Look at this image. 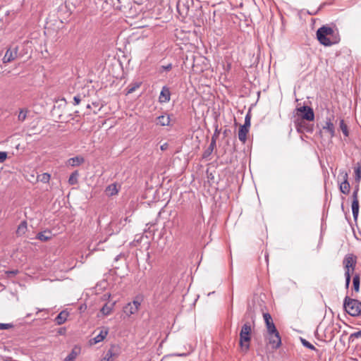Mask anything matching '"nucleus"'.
<instances>
[{"mask_svg": "<svg viewBox=\"0 0 361 361\" xmlns=\"http://www.w3.org/2000/svg\"><path fill=\"white\" fill-rule=\"evenodd\" d=\"M334 32V31L332 27L327 25H323L317 30V38L322 45L331 46L338 42V40L331 41L329 37V36H332Z\"/></svg>", "mask_w": 361, "mask_h": 361, "instance_id": "nucleus-1", "label": "nucleus"}, {"mask_svg": "<svg viewBox=\"0 0 361 361\" xmlns=\"http://www.w3.org/2000/svg\"><path fill=\"white\" fill-rule=\"evenodd\" d=\"M251 331V325L249 322L244 324L241 328L239 345L243 353H247L250 349Z\"/></svg>", "mask_w": 361, "mask_h": 361, "instance_id": "nucleus-2", "label": "nucleus"}, {"mask_svg": "<svg viewBox=\"0 0 361 361\" xmlns=\"http://www.w3.org/2000/svg\"><path fill=\"white\" fill-rule=\"evenodd\" d=\"M345 311L353 317H357L361 314V302L345 296L343 300Z\"/></svg>", "mask_w": 361, "mask_h": 361, "instance_id": "nucleus-3", "label": "nucleus"}, {"mask_svg": "<svg viewBox=\"0 0 361 361\" xmlns=\"http://www.w3.org/2000/svg\"><path fill=\"white\" fill-rule=\"evenodd\" d=\"M341 179V182L339 183V190L344 195H348L350 190V185L348 182V173L345 170H340L338 179Z\"/></svg>", "mask_w": 361, "mask_h": 361, "instance_id": "nucleus-4", "label": "nucleus"}, {"mask_svg": "<svg viewBox=\"0 0 361 361\" xmlns=\"http://www.w3.org/2000/svg\"><path fill=\"white\" fill-rule=\"evenodd\" d=\"M269 334V343L271 345L273 349H277L281 344V339L279 331L276 329V331L268 332Z\"/></svg>", "mask_w": 361, "mask_h": 361, "instance_id": "nucleus-5", "label": "nucleus"}, {"mask_svg": "<svg viewBox=\"0 0 361 361\" xmlns=\"http://www.w3.org/2000/svg\"><path fill=\"white\" fill-rule=\"evenodd\" d=\"M18 47L8 48L2 59L4 63H7L15 60L18 56Z\"/></svg>", "mask_w": 361, "mask_h": 361, "instance_id": "nucleus-6", "label": "nucleus"}, {"mask_svg": "<svg viewBox=\"0 0 361 361\" xmlns=\"http://www.w3.org/2000/svg\"><path fill=\"white\" fill-rule=\"evenodd\" d=\"M298 111L301 113V118L302 119L312 121L314 118V114L313 109L307 106H303L298 108Z\"/></svg>", "mask_w": 361, "mask_h": 361, "instance_id": "nucleus-7", "label": "nucleus"}, {"mask_svg": "<svg viewBox=\"0 0 361 361\" xmlns=\"http://www.w3.org/2000/svg\"><path fill=\"white\" fill-rule=\"evenodd\" d=\"M343 263L345 269V271H348V273H350V269L354 271L356 264V260L354 259V257L352 254L347 255L345 257Z\"/></svg>", "mask_w": 361, "mask_h": 361, "instance_id": "nucleus-8", "label": "nucleus"}, {"mask_svg": "<svg viewBox=\"0 0 361 361\" xmlns=\"http://www.w3.org/2000/svg\"><path fill=\"white\" fill-rule=\"evenodd\" d=\"M177 11L180 16H181L183 18H185L188 16L189 9H190V4L188 1H186L185 2L179 0L177 3Z\"/></svg>", "mask_w": 361, "mask_h": 361, "instance_id": "nucleus-9", "label": "nucleus"}, {"mask_svg": "<svg viewBox=\"0 0 361 361\" xmlns=\"http://www.w3.org/2000/svg\"><path fill=\"white\" fill-rule=\"evenodd\" d=\"M109 329L107 327H103L99 334L96 336L94 338L90 341L91 344H97L101 341H102L108 335Z\"/></svg>", "mask_w": 361, "mask_h": 361, "instance_id": "nucleus-10", "label": "nucleus"}, {"mask_svg": "<svg viewBox=\"0 0 361 361\" xmlns=\"http://www.w3.org/2000/svg\"><path fill=\"white\" fill-rule=\"evenodd\" d=\"M263 317H264V322H265V324L267 326V331L268 332L276 331V328L274 322H272V318H271L270 314L264 313L263 314Z\"/></svg>", "mask_w": 361, "mask_h": 361, "instance_id": "nucleus-11", "label": "nucleus"}, {"mask_svg": "<svg viewBox=\"0 0 361 361\" xmlns=\"http://www.w3.org/2000/svg\"><path fill=\"white\" fill-rule=\"evenodd\" d=\"M171 99V92L168 87H163L162 90L160 92V95L159 97V101L161 103H166L170 101Z\"/></svg>", "mask_w": 361, "mask_h": 361, "instance_id": "nucleus-12", "label": "nucleus"}, {"mask_svg": "<svg viewBox=\"0 0 361 361\" xmlns=\"http://www.w3.org/2000/svg\"><path fill=\"white\" fill-rule=\"evenodd\" d=\"M69 316V312L67 310H62L55 318V323L58 325L64 324Z\"/></svg>", "mask_w": 361, "mask_h": 361, "instance_id": "nucleus-13", "label": "nucleus"}, {"mask_svg": "<svg viewBox=\"0 0 361 361\" xmlns=\"http://www.w3.org/2000/svg\"><path fill=\"white\" fill-rule=\"evenodd\" d=\"M249 129L250 128H246L245 126H243V125H241L239 128L238 133V139L243 144L245 143V142L247 140V135L249 132Z\"/></svg>", "mask_w": 361, "mask_h": 361, "instance_id": "nucleus-14", "label": "nucleus"}, {"mask_svg": "<svg viewBox=\"0 0 361 361\" xmlns=\"http://www.w3.org/2000/svg\"><path fill=\"white\" fill-rule=\"evenodd\" d=\"M85 161V159L81 156H76L72 158H70L67 161V164L71 166H77L80 165Z\"/></svg>", "mask_w": 361, "mask_h": 361, "instance_id": "nucleus-15", "label": "nucleus"}, {"mask_svg": "<svg viewBox=\"0 0 361 361\" xmlns=\"http://www.w3.org/2000/svg\"><path fill=\"white\" fill-rule=\"evenodd\" d=\"M215 147H216V139L213 136L212 137V140L210 142V144H209V147H207V149H205V151L203 153V155H202L203 158L205 159V158L209 157L212 154V153L213 152L214 149L215 148Z\"/></svg>", "mask_w": 361, "mask_h": 361, "instance_id": "nucleus-16", "label": "nucleus"}, {"mask_svg": "<svg viewBox=\"0 0 361 361\" xmlns=\"http://www.w3.org/2000/svg\"><path fill=\"white\" fill-rule=\"evenodd\" d=\"M169 116L161 115L157 118V124L161 126H168L170 124Z\"/></svg>", "mask_w": 361, "mask_h": 361, "instance_id": "nucleus-17", "label": "nucleus"}, {"mask_svg": "<svg viewBox=\"0 0 361 361\" xmlns=\"http://www.w3.org/2000/svg\"><path fill=\"white\" fill-rule=\"evenodd\" d=\"M27 224L26 221H23L18 225V228L16 230V235L18 236H21L27 232Z\"/></svg>", "mask_w": 361, "mask_h": 361, "instance_id": "nucleus-18", "label": "nucleus"}, {"mask_svg": "<svg viewBox=\"0 0 361 361\" xmlns=\"http://www.w3.org/2000/svg\"><path fill=\"white\" fill-rule=\"evenodd\" d=\"M323 129L328 131L330 133L331 137L334 136V135H335L334 126L330 118L326 119L325 126L323 127Z\"/></svg>", "mask_w": 361, "mask_h": 361, "instance_id": "nucleus-19", "label": "nucleus"}, {"mask_svg": "<svg viewBox=\"0 0 361 361\" xmlns=\"http://www.w3.org/2000/svg\"><path fill=\"white\" fill-rule=\"evenodd\" d=\"M351 207L353 218L356 221L359 214V200H353Z\"/></svg>", "mask_w": 361, "mask_h": 361, "instance_id": "nucleus-20", "label": "nucleus"}, {"mask_svg": "<svg viewBox=\"0 0 361 361\" xmlns=\"http://www.w3.org/2000/svg\"><path fill=\"white\" fill-rule=\"evenodd\" d=\"M115 305V302L111 303V305L105 304L100 310V312L104 316H107L111 314L112 312L114 307Z\"/></svg>", "mask_w": 361, "mask_h": 361, "instance_id": "nucleus-21", "label": "nucleus"}, {"mask_svg": "<svg viewBox=\"0 0 361 361\" xmlns=\"http://www.w3.org/2000/svg\"><path fill=\"white\" fill-rule=\"evenodd\" d=\"M142 85V82H134L130 83L127 89H126V94H130L133 92H134L137 88H139Z\"/></svg>", "mask_w": 361, "mask_h": 361, "instance_id": "nucleus-22", "label": "nucleus"}, {"mask_svg": "<svg viewBox=\"0 0 361 361\" xmlns=\"http://www.w3.org/2000/svg\"><path fill=\"white\" fill-rule=\"evenodd\" d=\"M355 180L359 183L361 180V162H357L354 167Z\"/></svg>", "mask_w": 361, "mask_h": 361, "instance_id": "nucleus-23", "label": "nucleus"}, {"mask_svg": "<svg viewBox=\"0 0 361 361\" xmlns=\"http://www.w3.org/2000/svg\"><path fill=\"white\" fill-rule=\"evenodd\" d=\"M123 312L126 315L130 316L131 314L136 313L137 310L136 309V307L133 306L131 303L129 302L123 307Z\"/></svg>", "mask_w": 361, "mask_h": 361, "instance_id": "nucleus-24", "label": "nucleus"}, {"mask_svg": "<svg viewBox=\"0 0 361 361\" xmlns=\"http://www.w3.org/2000/svg\"><path fill=\"white\" fill-rule=\"evenodd\" d=\"M107 196H113L118 192L116 184H111L105 190Z\"/></svg>", "mask_w": 361, "mask_h": 361, "instance_id": "nucleus-25", "label": "nucleus"}, {"mask_svg": "<svg viewBox=\"0 0 361 361\" xmlns=\"http://www.w3.org/2000/svg\"><path fill=\"white\" fill-rule=\"evenodd\" d=\"M51 233L50 231H44L43 232H40L37 235L36 238L41 241H47L51 239Z\"/></svg>", "mask_w": 361, "mask_h": 361, "instance_id": "nucleus-26", "label": "nucleus"}, {"mask_svg": "<svg viewBox=\"0 0 361 361\" xmlns=\"http://www.w3.org/2000/svg\"><path fill=\"white\" fill-rule=\"evenodd\" d=\"M79 353V350L76 349H73L71 352L64 359L65 361H73L77 357Z\"/></svg>", "mask_w": 361, "mask_h": 361, "instance_id": "nucleus-27", "label": "nucleus"}, {"mask_svg": "<svg viewBox=\"0 0 361 361\" xmlns=\"http://www.w3.org/2000/svg\"><path fill=\"white\" fill-rule=\"evenodd\" d=\"M78 172L77 171L73 172L69 178H68V183L70 185H75L78 183Z\"/></svg>", "mask_w": 361, "mask_h": 361, "instance_id": "nucleus-28", "label": "nucleus"}, {"mask_svg": "<svg viewBox=\"0 0 361 361\" xmlns=\"http://www.w3.org/2000/svg\"><path fill=\"white\" fill-rule=\"evenodd\" d=\"M340 128L342 130L343 134L348 137L349 135V131L347 125L345 123L344 120L340 121Z\"/></svg>", "mask_w": 361, "mask_h": 361, "instance_id": "nucleus-29", "label": "nucleus"}, {"mask_svg": "<svg viewBox=\"0 0 361 361\" xmlns=\"http://www.w3.org/2000/svg\"><path fill=\"white\" fill-rule=\"evenodd\" d=\"M360 276L359 275H355L354 277H353V288H354V290L356 291V292H358L359 290H360Z\"/></svg>", "mask_w": 361, "mask_h": 361, "instance_id": "nucleus-30", "label": "nucleus"}, {"mask_svg": "<svg viewBox=\"0 0 361 361\" xmlns=\"http://www.w3.org/2000/svg\"><path fill=\"white\" fill-rule=\"evenodd\" d=\"M300 341L302 344V345L308 349H310L312 350H317L316 348L310 343L309 341H307L306 339L303 338H300Z\"/></svg>", "mask_w": 361, "mask_h": 361, "instance_id": "nucleus-31", "label": "nucleus"}, {"mask_svg": "<svg viewBox=\"0 0 361 361\" xmlns=\"http://www.w3.org/2000/svg\"><path fill=\"white\" fill-rule=\"evenodd\" d=\"M27 112L28 111L26 109H20L18 116V121L21 122L24 121L27 117Z\"/></svg>", "mask_w": 361, "mask_h": 361, "instance_id": "nucleus-32", "label": "nucleus"}, {"mask_svg": "<svg viewBox=\"0 0 361 361\" xmlns=\"http://www.w3.org/2000/svg\"><path fill=\"white\" fill-rule=\"evenodd\" d=\"M173 68L171 63H168L167 65H162L159 68V73H163L164 71H169Z\"/></svg>", "mask_w": 361, "mask_h": 361, "instance_id": "nucleus-33", "label": "nucleus"}, {"mask_svg": "<svg viewBox=\"0 0 361 361\" xmlns=\"http://www.w3.org/2000/svg\"><path fill=\"white\" fill-rule=\"evenodd\" d=\"M141 301H142V298L139 296H137L135 298V300L130 303L133 306L136 307V309L138 310L139 307L140 306V304H141Z\"/></svg>", "mask_w": 361, "mask_h": 361, "instance_id": "nucleus-34", "label": "nucleus"}, {"mask_svg": "<svg viewBox=\"0 0 361 361\" xmlns=\"http://www.w3.org/2000/svg\"><path fill=\"white\" fill-rule=\"evenodd\" d=\"M250 121H251V116H250V114H247L245 117V122L243 126H245L246 128H250V125H251Z\"/></svg>", "mask_w": 361, "mask_h": 361, "instance_id": "nucleus-35", "label": "nucleus"}, {"mask_svg": "<svg viewBox=\"0 0 361 361\" xmlns=\"http://www.w3.org/2000/svg\"><path fill=\"white\" fill-rule=\"evenodd\" d=\"M193 350H194L193 348L191 345H190L188 352L183 353H177V354H175V355L178 356V357H186V356L189 355L192 352H193Z\"/></svg>", "mask_w": 361, "mask_h": 361, "instance_id": "nucleus-36", "label": "nucleus"}, {"mask_svg": "<svg viewBox=\"0 0 361 361\" xmlns=\"http://www.w3.org/2000/svg\"><path fill=\"white\" fill-rule=\"evenodd\" d=\"M345 287L348 288L350 282V274L348 271H345Z\"/></svg>", "mask_w": 361, "mask_h": 361, "instance_id": "nucleus-37", "label": "nucleus"}, {"mask_svg": "<svg viewBox=\"0 0 361 361\" xmlns=\"http://www.w3.org/2000/svg\"><path fill=\"white\" fill-rule=\"evenodd\" d=\"M7 157V152H0V164L4 163L6 160Z\"/></svg>", "mask_w": 361, "mask_h": 361, "instance_id": "nucleus-38", "label": "nucleus"}, {"mask_svg": "<svg viewBox=\"0 0 361 361\" xmlns=\"http://www.w3.org/2000/svg\"><path fill=\"white\" fill-rule=\"evenodd\" d=\"M18 270H17V269L11 270V271H6L5 272L6 275L8 278H9L11 276H16V274H18Z\"/></svg>", "mask_w": 361, "mask_h": 361, "instance_id": "nucleus-39", "label": "nucleus"}, {"mask_svg": "<svg viewBox=\"0 0 361 361\" xmlns=\"http://www.w3.org/2000/svg\"><path fill=\"white\" fill-rule=\"evenodd\" d=\"M358 191H359V186L357 185L353 192V195H352L353 200H358Z\"/></svg>", "mask_w": 361, "mask_h": 361, "instance_id": "nucleus-40", "label": "nucleus"}, {"mask_svg": "<svg viewBox=\"0 0 361 361\" xmlns=\"http://www.w3.org/2000/svg\"><path fill=\"white\" fill-rule=\"evenodd\" d=\"M112 355H113V353H112L111 350H108L104 359L102 361H111Z\"/></svg>", "mask_w": 361, "mask_h": 361, "instance_id": "nucleus-41", "label": "nucleus"}, {"mask_svg": "<svg viewBox=\"0 0 361 361\" xmlns=\"http://www.w3.org/2000/svg\"><path fill=\"white\" fill-rule=\"evenodd\" d=\"M350 338H361V330L358 331H356V332H354L353 334H350Z\"/></svg>", "mask_w": 361, "mask_h": 361, "instance_id": "nucleus-42", "label": "nucleus"}, {"mask_svg": "<svg viewBox=\"0 0 361 361\" xmlns=\"http://www.w3.org/2000/svg\"><path fill=\"white\" fill-rule=\"evenodd\" d=\"M11 327H12V324H11L0 323V330L8 329Z\"/></svg>", "mask_w": 361, "mask_h": 361, "instance_id": "nucleus-43", "label": "nucleus"}, {"mask_svg": "<svg viewBox=\"0 0 361 361\" xmlns=\"http://www.w3.org/2000/svg\"><path fill=\"white\" fill-rule=\"evenodd\" d=\"M73 101H74V103H73L74 105L79 104L81 101L80 95L75 96L73 97Z\"/></svg>", "mask_w": 361, "mask_h": 361, "instance_id": "nucleus-44", "label": "nucleus"}, {"mask_svg": "<svg viewBox=\"0 0 361 361\" xmlns=\"http://www.w3.org/2000/svg\"><path fill=\"white\" fill-rule=\"evenodd\" d=\"M295 126H296L297 130L298 132H301L302 131L301 128L302 127V121H297L295 122Z\"/></svg>", "mask_w": 361, "mask_h": 361, "instance_id": "nucleus-45", "label": "nucleus"}, {"mask_svg": "<svg viewBox=\"0 0 361 361\" xmlns=\"http://www.w3.org/2000/svg\"><path fill=\"white\" fill-rule=\"evenodd\" d=\"M49 178H50V176L49 174L48 173H44L42 175V181L46 183V182H48L49 180Z\"/></svg>", "mask_w": 361, "mask_h": 361, "instance_id": "nucleus-46", "label": "nucleus"}, {"mask_svg": "<svg viewBox=\"0 0 361 361\" xmlns=\"http://www.w3.org/2000/svg\"><path fill=\"white\" fill-rule=\"evenodd\" d=\"M168 147H169L168 143L165 142L161 145L160 148H161V150L165 151L168 149Z\"/></svg>", "mask_w": 361, "mask_h": 361, "instance_id": "nucleus-47", "label": "nucleus"}, {"mask_svg": "<svg viewBox=\"0 0 361 361\" xmlns=\"http://www.w3.org/2000/svg\"><path fill=\"white\" fill-rule=\"evenodd\" d=\"M119 257H120L119 255H117V256L116 257V258H115V260H116V261L118 260Z\"/></svg>", "mask_w": 361, "mask_h": 361, "instance_id": "nucleus-48", "label": "nucleus"}, {"mask_svg": "<svg viewBox=\"0 0 361 361\" xmlns=\"http://www.w3.org/2000/svg\"><path fill=\"white\" fill-rule=\"evenodd\" d=\"M124 220H125V221H129L128 217H126Z\"/></svg>", "mask_w": 361, "mask_h": 361, "instance_id": "nucleus-49", "label": "nucleus"}, {"mask_svg": "<svg viewBox=\"0 0 361 361\" xmlns=\"http://www.w3.org/2000/svg\"><path fill=\"white\" fill-rule=\"evenodd\" d=\"M112 1H114V0H111ZM118 3H121V0H116Z\"/></svg>", "mask_w": 361, "mask_h": 361, "instance_id": "nucleus-50", "label": "nucleus"}]
</instances>
